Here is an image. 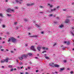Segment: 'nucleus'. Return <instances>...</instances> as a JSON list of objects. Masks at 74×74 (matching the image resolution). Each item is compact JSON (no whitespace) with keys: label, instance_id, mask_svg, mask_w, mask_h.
Segmentation results:
<instances>
[{"label":"nucleus","instance_id":"nucleus-1","mask_svg":"<svg viewBox=\"0 0 74 74\" xmlns=\"http://www.w3.org/2000/svg\"><path fill=\"white\" fill-rule=\"evenodd\" d=\"M28 56L27 54H23L21 56L19 57L18 58L20 60H22L23 59H26Z\"/></svg>","mask_w":74,"mask_h":74},{"label":"nucleus","instance_id":"nucleus-2","mask_svg":"<svg viewBox=\"0 0 74 74\" xmlns=\"http://www.w3.org/2000/svg\"><path fill=\"white\" fill-rule=\"evenodd\" d=\"M11 40L13 42H15L16 41V39L13 37L11 38Z\"/></svg>","mask_w":74,"mask_h":74},{"label":"nucleus","instance_id":"nucleus-3","mask_svg":"<svg viewBox=\"0 0 74 74\" xmlns=\"http://www.w3.org/2000/svg\"><path fill=\"white\" fill-rule=\"evenodd\" d=\"M31 49L33 50V51H36V49L34 48V46H31Z\"/></svg>","mask_w":74,"mask_h":74},{"label":"nucleus","instance_id":"nucleus-4","mask_svg":"<svg viewBox=\"0 0 74 74\" xmlns=\"http://www.w3.org/2000/svg\"><path fill=\"white\" fill-rule=\"evenodd\" d=\"M34 3H31V4H30L29 3L27 4V6H32V5H34Z\"/></svg>","mask_w":74,"mask_h":74},{"label":"nucleus","instance_id":"nucleus-5","mask_svg":"<svg viewBox=\"0 0 74 74\" xmlns=\"http://www.w3.org/2000/svg\"><path fill=\"white\" fill-rule=\"evenodd\" d=\"M49 65L51 66H52L53 67H55V64H54L53 63H50Z\"/></svg>","mask_w":74,"mask_h":74},{"label":"nucleus","instance_id":"nucleus-6","mask_svg":"<svg viewBox=\"0 0 74 74\" xmlns=\"http://www.w3.org/2000/svg\"><path fill=\"white\" fill-rule=\"evenodd\" d=\"M70 22V19H66L65 20L66 23H69Z\"/></svg>","mask_w":74,"mask_h":74},{"label":"nucleus","instance_id":"nucleus-7","mask_svg":"<svg viewBox=\"0 0 74 74\" xmlns=\"http://www.w3.org/2000/svg\"><path fill=\"white\" fill-rule=\"evenodd\" d=\"M8 60H10V58H7L5 60V62H8Z\"/></svg>","mask_w":74,"mask_h":74},{"label":"nucleus","instance_id":"nucleus-8","mask_svg":"<svg viewBox=\"0 0 74 74\" xmlns=\"http://www.w3.org/2000/svg\"><path fill=\"white\" fill-rule=\"evenodd\" d=\"M37 48L38 49V51H40V50H41V47H37Z\"/></svg>","mask_w":74,"mask_h":74},{"label":"nucleus","instance_id":"nucleus-9","mask_svg":"<svg viewBox=\"0 0 74 74\" xmlns=\"http://www.w3.org/2000/svg\"><path fill=\"white\" fill-rule=\"evenodd\" d=\"M6 11L8 12H11V9L10 8H8L6 10Z\"/></svg>","mask_w":74,"mask_h":74},{"label":"nucleus","instance_id":"nucleus-10","mask_svg":"<svg viewBox=\"0 0 74 74\" xmlns=\"http://www.w3.org/2000/svg\"><path fill=\"white\" fill-rule=\"evenodd\" d=\"M42 48L43 49H44V50H48V49L47 47H46V48H45V47H42Z\"/></svg>","mask_w":74,"mask_h":74},{"label":"nucleus","instance_id":"nucleus-11","mask_svg":"<svg viewBox=\"0 0 74 74\" xmlns=\"http://www.w3.org/2000/svg\"><path fill=\"white\" fill-rule=\"evenodd\" d=\"M54 67H59V65L57 64H55L54 65Z\"/></svg>","mask_w":74,"mask_h":74},{"label":"nucleus","instance_id":"nucleus-12","mask_svg":"<svg viewBox=\"0 0 74 74\" xmlns=\"http://www.w3.org/2000/svg\"><path fill=\"white\" fill-rule=\"evenodd\" d=\"M56 10L57 9L56 8H54L53 9H51V12H52L53 11H55V10Z\"/></svg>","mask_w":74,"mask_h":74},{"label":"nucleus","instance_id":"nucleus-13","mask_svg":"<svg viewBox=\"0 0 74 74\" xmlns=\"http://www.w3.org/2000/svg\"><path fill=\"white\" fill-rule=\"evenodd\" d=\"M36 27H40V25H38L37 24H36L35 25Z\"/></svg>","mask_w":74,"mask_h":74},{"label":"nucleus","instance_id":"nucleus-14","mask_svg":"<svg viewBox=\"0 0 74 74\" xmlns=\"http://www.w3.org/2000/svg\"><path fill=\"white\" fill-rule=\"evenodd\" d=\"M5 62V60H3L1 61V63H4Z\"/></svg>","mask_w":74,"mask_h":74},{"label":"nucleus","instance_id":"nucleus-15","mask_svg":"<svg viewBox=\"0 0 74 74\" xmlns=\"http://www.w3.org/2000/svg\"><path fill=\"white\" fill-rule=\"evenodd\" d=\"M60 70L61 71H63V70H64V68H60Z\"/></svg>","mask_w":74,"mask_h":74},{"label":"nucleus","instance_id":"nucleus-16","mask_svg":"<svg viewBox=\"0 0 74 74\" xmlns=\"http://www.w3.org/2000/svg\"><path fill=\"white\" fill-rule=\"evenodd\" d=\"M38 37V36L36 35V36H31V37Z\"/></svg>","mask_w":74,"mask_h":74},{"label":"nucleus","instance_id":"nucleus-17","mask_svg":"<svg viewBox=\"0 0 74 74\" xmlns=\"http://www.w3.org/2000/svg\"><path fill=\"white\" fill-rule=\"evenodd\" d=\"M48 5H49V6H50V7H53V5H51V4H48Z\"/></svg>","mask_w":74,"mask_h":74},{"label":"nucleus","instance_id":"nucleus-18","mask_svg":"<svg viewBox=\"0 0 74 74\" xmlns=\"http://www.w3.org/2000/svg\"><path fill=\"white\" fill-rule=\"evenodd\" d=\"M60 27L61 28H62V27H63V25H61L60 26Z\"/></svg>","mask_w":74,"mask_h":74},{"label":"nucleus","instance_id":"nucleus-19","mask_svg":"<svg viewBox=\"0 0 74 74\" xmlns=\"http://www.w3.org/2000/svg\"><path fill=\"white\" fill-rule=\"evenodd\" d=\"M8 67H10V68H12V66L11 65H9Z\"/></svg>","mask_w":74,"mask_h":74},{"label":"nucleus","instance_id":"nucleus-20","mask_svg":"<svg viewBox=\"0 0 74 74\" xmlns=\"http://www.w3.org/2000/svg\"><path fill=\"white\" fill-rule=\"evenodd\" d=\"M71 34L72 35H73V36H74V33H73V32H71Z\"/></svg>","mask_w":74,"mask_h":74},{"label":"nucleus","instance_id":"nucleus-21","mask_svg":"<svg viewBox=\"0 0 74 74\" xmlns=\"http://www.w3.org/2000/svg\"><path fill=\"white\" fill-rule=\"evenodd\" d=\"M19 64L20 65H22V64H23V63L22 62H20L19 63Z\"/></svg>","mask_w":74,"mask_h":74},{"label":"nucleus","instance_id":"nucleus-22","mask_svg":"<svg viewBox=\"0 0 74 74\" xmlns=\"http://www.w3.org/2000/svg\"><path fill=\"white\" fill-rule=\"evenodd\" d=\"M16 3H19V1L18 0H16Z\"/></svg>","mask_w":74,"mask_h":74},{"label":"nucleus","instance_id":"nucleus-23","mask_svg":"<svg viewBox=\"0 0 74 74\" xmlns=\"http://www.w3.org/2000/svg\"><path fill=\"white\" fill-rule=\"evenodd\" d=\"M49 16H53V15L52 14H50L49 15Z\"/></svg>","mask_w":74,"mask_h":74},{"label":"nucleus","instance_id":"nucleus-24","mask_svg":"<svg viewBox=\"0 0 74 74\" xmlns=\"http://www.w3.org/2000/svg\"><path fill=\"white\" fill-rule=\"evenodd\" d=\"M28 55H29V56H31L32 55V54L31 53H29L28 54Z\"/></svg>","mask_w":74,"mask_h":74},{"label":"nucleus","instance_id":"nucleus-25","mask_svg":"<svg viewBox=\"0 0 74 74\" xmlns=\"http://www.w3.org/2000/svg\"><path fill=\"white\" fill-rule=\"evenodd\" d=\"M71 17H72L71 16H68L67 17V18H70Z\"/></svg>","mask_w":74,"mask_h":74},{"label":"nucleus","instance_id":"nucleus-26","mask_svg":"<svg viewBox=\"0 0 74 74\" xmlns=\"http://www.w3.org/2000/svg\"><path fill=\"white\" fill-rule=\"evenodd\" d=\"M11 38H9V40H8V42H10V41H11Z\"/></svg>","mask_w":74,"mask_h":74},{"label":"nucleus","instance_id":"nucleus-27","mask_svg":"<svg viewBox=\"0 0 74 74\" xmlns=\"http://www.w3.org/2000/svg\"><path fill=\"white\" fill-rule=\"evenodd\" d=\"M14 70V69L13 68H12L10 69V71H13Z\"/></svg>","mask_w":74,"mask_h":74},{"label":"nucleus","instance_id":"nucleus-28","mask_svg":"<svg viewBox=\"0 0 74 74\" xmlns=\"http://www.w3.org/2000/svg\"><path fill=\"white\" fill-rule=\"evenodd\" d=\"M11 11H12V12H14V10L10 9V12H11Z\"/></svg>","mask_w":74,"mask_h":74},{"label":"nucleus","instance_id":"nucleus-29","mask_svg":"<svg viewBox=\"0 0 74 74\" xmlns=\"http://www.w3.org/2000/svg\"><path fill=\"white\" fill-rule=\"evenodd\" d=\"M40 8H44V7L42 6H40Z\"/></svg>","mask_w":74,"mask_h":74},{"label":"nucleus","instance_id":"nucleus-30","mask_svg":"<svg viewBox=\"0 0 74 74\" xmlns=\"http://www.w3.org/2000/svg\"><path fill=\"white\" fill-rule=\"evenodd\" d=\"M70 44V42H68L67 43V45H69Z\"/></svg>","mask_w":74,"mask_h":74},{"label":"nucleus","instance_id":"nucleus-31","mask_svg":"<svg viewBox=\"0 0 74 74\" xmlns=\"http://www.w3.org/2000/svg\"><path fill=\"white\" fill-rule=\"evenodd\" d=\"M14 24L15 25H17V22H16L14 23Z\"/></svg>","mask_w":74,"mask_h":74},{"label":"nucleus","instance_id":"nucleus-32","mask_svg":"<svg viewBox=\"0 0 74 74\" xmlns=\"http://www.w3.org/2000/svg\"><path fill=\"white\" fill-rule=\"evenodd\" d=\"M74 73V72L73 71H71V74H73Z\"/></svg>","mask_w":74,"mask_h":74},{"label":"nucleus","instance_id":"nucleus-33","mask_svg":"<svg viewBox=\"0 0 74 74\" xmlns=\"http://www.w3.org/2000/svg\"><path fill=\"white\" fill-rule=\"evenodd\" d=\"M71 29H74V27H71Z\"/></svg>","mask_w":74,"mask_h":74},{"label":"nucleus","instance_id":"nucleus-34","mask_svg":"<svg viewBox=\"0 0 74 74\" xmlns=\"http://www.w3.org/2000/svg\"><path fill=\"white\" fill-rule=\"evenodd\" d=\"M7 15L8 16H11V14H7Z\"/></svg>","mask_w":74,"mask_h":74},{"label":"nucleus","instance_id":"nucleus-35","mask_svg":"<svg viewBox=\"0 0 74 74\" xmlns=\"http://www.w3.org/2000/svg\"><path fill=\"white\" fill-rule=\"evenodd\" d=\"M0 16H3V14H2L0 13Z\"/></svg>","mask_w":74,"mask_h":74},{"label":"nucleus","instance_id":"nucleus-36","mask_svg":"<svg viewBox=\"0 0 74 74\" xmlns=\"http://www.w3.org/2000/svg\"><path fill=\"white\" fill-rule=\"evenodd\" d=\"M57 44H56V43H54V45H53V47H54V46H55V45H56Z\"/></svg>","mask_w":74,"mask_h":74},{"label":"nucleus","instance_id":"nucleus-37","mask_svg":"<svg viewBox=\"0 0 74 74\" xmlns=\"http://www.w3.org/2000/svg\"><path fill=\"white\" fill-rule=\"evenodd\" d=\"M45 58H46V59H49V57H45Z\"/></svg>","mask_w":74,"mask_h":74},{"label":"nucleus","instance_id":"nucleus-38","mask_svg":"<svg viewBox=\"0 0 74 74\" xmlns=\"http://www.w3.org/2000/svg\"><path fill=\"white\" fill-rule=\"evenodd\" d=\"M64 44H66V43H67V42H66V41H65L64 42Z\"/></svg>","mask_w":74,"mask_h":74},{"label":"nucleus","instance_id":"nucleus-39","mask_svg":"<svg viewBox=\"0 0 74 74\" xmlns=\"http://www.w3.org/2000/svg\"><path fill=\"white\" fill-rule=\"evenodd\" d=\"M2 27H5V25H2Z\"/></svg>","mask_w":74,"mask_h":74},{"label":"nucleus","instance_id":"nucleus-40","mask_svg":"<svg viewBox=\"0 0 74 74\" xmlns=\"http://www.w3.org/2000/svg\"><path fill=\"white\" fill-rule=\"evenodd\" d=\"M24 21H25V22H27V19H25V20H24Z\"/></svg>","mask_w":74,"mask_h":74},{"label":"nucleus","instance_id":"nucleus-41","mask_svg":"<svg viewBox=\"0 0 74 74\" xmlns=\"http://www.w3.org/2000/svg\"><path fill=\"white\" fill-rule=\"evenodd\" d=\"M44 52H47V51H43L42 52V53H44Z\"/></svg>","mask_w":74,"mask_h":74},{"label":"nucleus","instance_id":"nucleus-42","mask_svg":"<svg viewBox=\"0 0 74 74\" xmlns=\"http://www.w3.org/2000/svg\"><path fill=\"white\" fill-rule=\"evenodd\" d=\"M15 29L16 30H17L18 29V27H16V28Z\"/></svg>","mask_w":74,"mask_h":74},{"label":"nucleus","instance_id":"nucleus-43","mask_svg":"<svg viewBox=\"0 0 74 74\" xmlns=\"http://www.w3.org/2000/svg\"><path fill=\"white\" fill-rule=\"evenodd\" d=\"M64 48H66V47H63L62 49H64Z\"/></svg>","mask_w":74,"mask_h":74},{"label":"nucleus","instance_id":"nucleus-44","mask_svg":"<svg viewBox=\"0 0 74 74\" xmlns=\"http://www.w3.org/2000/svg\"><path fill=\"white\" fill-rule=\"evenodd\" d=\"M66 62H67V61H66V60H64V63H66Z\"/></svg>","mask_w":74,"mask_h":74},{"label":"nucleus","instance_id":"nucleus-45","mask_svg":"<svg viewBox=\"0 0 74 74\" xmlns=\"http://www.w3.org/2000/svg\"><path fill=\"white\" fill-rule=\"evenodd\" d=\"M54 23L55 24H56V23H58V22H54Z\"/></svg>","mask_w":74,"mask_h":74},{"label":"nucleus","instance_id":"nucleus-46","mask_svg":"<svg viewBox=\"0 0 74 74\" xmlns=\"http://www.w3.org/2000/svg\"><path fill=\"white\" fill-rule=\"evenodd\" d=\"M20 74H24V72L21 73Z\"/></svg>","mask_w":74,"mask_h":74},{"label":"nucleus","instance_id":"nucleus-47","mask_svg":"<svg viewBox=\"0 0 74 74\" xmlns=\"http://www.w3.org/2000/svg\"><path fill=\"white\" fill-rule=\"evenodd\" d=\"M2 47H3V46H0V49Z\"/></svg>","mask_w":74,"mask_h":74},{"label":"nucleus","instance_id":"nucleus-48","mask_svg":"<svg viewBox=\"0 0 74 74\" xmlns=\"http://www.w3.org/2000/svg\"><path fill=\"white\" fill-rule=\"evenodd\" d=\"M1 51H4V49H1Z\"/></svg>","mask_w":74,"mask_h":74},{"label":"nucleus","instance_id":"nucleus-49","mask_svg":"<svg viewBox=\"0 0 74 74\" xmlns=\"http://www.w3.org/2000/svg\"><path fill=\"white\" fill-rule=\"evenodd\" d=\"M17 68L18 69H20V68H21V67H18Z\"/></svg>","mask_w":74,"mask_h":74},{"label":"nucleus","instance_id":"nucleus-50","mask_svg":"<svg viewBox=\"0 0 74 74\" xmlns=\"http://www.w3.org/2000/svg\"><path fill=\"white\" fill-rule=\"evenodd\" d=\"M0 40H2V38L1 37H0Z\"/></svg>","mask_w":74,"mask_h":74},{"label":"nucleus","instance_id":"nucleus-51","mask_svg":"<svg viewBox=\"0 0 74 74\" xmlns=\"http://www.w3.org/2000/svg\"><path fill=\"white\" fill-rule=\"evenodd\" d=\"M28 69H30V67L29 66L28 67Z\"/></svg>","mask_w":74,"mask_h":74},{"label":"nucleus","instance_id":"nucleus-52","mask_svg":"<svg viewBox=\"0 0 74 74\" xmlns=\"http://www.w3.org/2000/svg\"><path fill=\"white\" fill-rule=\"evenodd\" d=\"M72 5H74V2H73L72 3Z\"/></svg>","mask_w":74,"mask_h":74},{"label":"nucleus","instance_id":"nucleus-53","mask_svg":"<svg viewBox=\"0 0 74 74\" xmlns=\"http://www.w3.org/2000/svg\"><path fill=\"white\" fill-rule=\"evenodd\" d=\"M55 73H56V74H57L58 73V72H57L56 71H55Z\"/></svg>","mask_w":74,"mask_h":74},{"label":"nucleus","instance_id":"nucleus-54","mask_svg":"<svg viewBox=\"0 0 74 74\" xmlns=\"http://www.w3.org/2000/svg\"><path fill=\"white\" fill-rule=\"evenodd\" d=\"M7 34H10V33H9V32H7Z\"/></svg>","mask_w":74,"mask_h":74},{"label":"nucleus","instance_id":"nucleus-55","mask_svg":"<svg viewBox=\"0 0 74 74\" xmlns=\"http://www.w3.org/2000/svg\"><path fill=\"white\" fill-rule=\"evenodd\" d=\"M35 59H38V58L37 57H35Z\"/></svg>","mask_w":74,"mask_h":74},{"label":"nucleus","instance_id":"nucleus-56","mask_svg":"<svg viewBox=\"0 0 74 74\" xmlns=\"http://www.w3.org/2000/svg\"><path fill=\"white\" fill-rule=\"evenodd\" d=\"M63 11H66V9H64V10H63Z\"/></svg>","mask_w":74,"mask_h":74},{"label":"nucleus","instance_id":"nucleus-57","mask_svg":"<svg viewBox=\"0 0 74 74\" xmlns=\"http://www.w3.org/2000/svg\"><path fill=\"white\" fill-rule=\"evenodd\" d=\"M25 74H28V72H26L25 73Z\"/></svg>","mask_w":74,"mask_h":74},{"label":"nucleus","instance_id":"nucleus-58","mask_svg":"<svg viewBox=\"0 0 74 74\" xmlns=\"http://www.w3.org/2000/svg\"><path fill=\"white\" fill-rule=\"evenodd\" d=\"M36 72H38V70H37L36 71Z\"/></svg>","mask_w":74,"mask_h":74},{"label":"nucleus","instance_id":"nucleus-59","mask_svg":"<svg viewBox=\"0 0 74 74\" xmlns=\"http://www.w3.org/2000/svg\"><path fill=\"white\" fill-rule=\"evenodd\" d=\"M11 53H13V52H13V51H11Z\"/></svg>","mask_w":74,"mask_h":74},{"label":"nucleus","instance_id":"nucleus-60","mask_svg":"<svg viewBox=\"0 0 74 74\" xmlns=\"http://www.w3.org/2000/svg\"><path fill=\"white\" fill-rule=\"evenodd\" d=\"M22 68H23V66H22V67H21V69H22Z\"/></svg>","mask_w":74,"mask_h":74},{"label":"nucleus","instance_id":"nucleus-61","mask_svg":"<svg viewBox=\"0 0 74 74\" xmlns=\"http://www.w3.org/2000/svg\"><path fill=\"white\" fill-rule=\"evenodd\" d=\"M29 64H32V62H30L29 63Z\"/></svg>","mask_w":74,"mask_h":74},{"label":"nucleus","instance_id":"nucleus-62","mask_svg":"<svg viewBox=\"0 0 74 74\" xmlns=\"http://www.w3.org/2000/svg\"><path fill=\"white\" fill-rule=\"evenodd\" d=\"M6 2H8V0H6Z\"/></svg>","mask_w":74,"mask_h":74},{"label":"nucleus","instance_id":"nucleus-63","mask_svg":"<svg viewBox=\"0 0 74 74\" xmlns=\"http://www.w3.org/2000/svg\"><path fill=\"white\" fill-rule=\"evenodd\" d=\"M57 18L58 19H59V17H57Z\"/></svg>","mask_w":74,"mask_h":74},{"label":"nucleus","instance_id":"nucleus-64","mask_svg":"<svg viewBox=\"0 0 74 74\" xmlns=\"http://www.w3.org/2000/svg\"><path fill=\"white\" fill-rule=\"evenodd\" d=\"M3 43H5V41H3Z\"/></svg>","mask_w":74,"mask_h":74}]
</instances>
